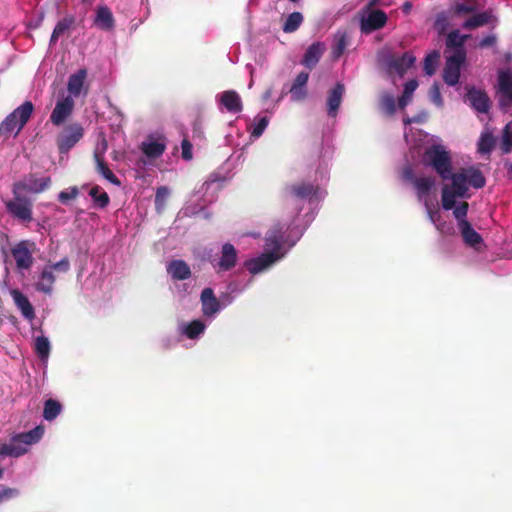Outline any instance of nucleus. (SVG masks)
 Listing matches in <instances>:
<instances>
[{
  "label": "nucleus",
  "mask_w": 512,
  "mask_h": 512,
  "mask_svg": "<svg viewBox=\"0 0 512 512\" xmlns=\"http://www.w3.org/2000/svg\"><path fill=\"white\" fill-rule=\"evenodd\" d=\"M325 195L326 191L319 184L304 181L286 188V207L292 214L291 219L269 229L263 252L244 262L249 274L254 276L265 273L286 257L314 220L319 203Z\"/></svg>",
  "instance_id": "f257e3e1"
},
{
  "label": "nucleus",
  "mask_w": 512,
  "mask_h": 512,
  "mask_svg": "<svg viewBox=\"0 0 512 512\" xmlns=\"http://www.w3.org/2000/svg\"><path fill=\"white\" fill-rule=\"evenodd\" d=\"M434 143L423 154L426 166L431 167L442 180H450L451 184H445L442 188V207L451 210L457 199H469V187L480 189L485 186L486 179L483 173L475 167L461 168L453 173L452 159L449 151L440 142L438 137H433Z\"/></svg>",
  "instance_id": "f03ea898"
},
{
  "label": "nucleus",
  "mask_w": 512,
  "mask_h": 512,
  "mask_svg": "<svg viewBox=\"0 0 512 512\" xmlns=\"http://www.w3.org/2000/svg\"><path fill=\"white\" fill-rule=\"evenodd\" d=\"M402 179L413 185L418 200L424 204L428 218L436 229L443 234H449L452 230V226L450 223L442 221L437 206V198L435 195L436 179L432 176H415L413 168L410 165L403 168Z\"/></svg>",
  "instance_id": "7ed1b4c3"
},
{
  "label": "nucleus",
  "mask_w": 512,
  "mask_h": 512,
  "mask_svg": "<svg viewBox=\"0 0 512 512\" xmlns=\"http://www.w3.org/2000/svg\"><path fill=\"white\" fill-rule=\"evenodd\" d=\"M34 111L31 101H25L19 107L8 114L0 123V138L7 139L12 133L17 135L27 124Z\"/></svg>",
  "instance_id": "20e7f679"
},
{
  "label": "nucleus",
  "mask_w": 512,
  "mask_h": 512,
  "mask_svg": "<svg viewBox=\"0 0 512 512\" xmlns=\"http://www.w3.org/2000/svg\"><path fill=\"white\" fill-rule=\"evenodd\" d=\"M34 111L31 101H25L19 107L8 114L0 123V138L7 139L12 133L17 135L27 124Z\"/></svg>",
  "instance_id": "39448f33"
},
{
  "label": "nucleus",
  "mask_w": 512,
  "mask_h": 512,
  "mask_svg": "<svg viewBox=\"0 0 512 512\" xmlns=\"http://www.w3.org/2000/svg\"><path fill=\"white\" fill-rule=\"evenodd\" d=\"M452 209L453 215L457 220V226L464 243L470 246L471 248L479 251L483 244V238L466 219L468 212V203L465 201H461L458 204L455 203Z\"/></svg>",
  "instance_id": "423d86ee"
},
{
  "label": "nucleus",
  "mask_w": 512,
  "mask_h": 512,
  "mask_svg": "<svg viewBox=\"0 0 512 512\" xmlns=\"http://www.w3.org/2000/svg\"><path fill=\"white\" fill-rule=\"evenodd\" d=\"M11 199L4 201L6 211L16 220L22 223H30L33 220V200L26 194L12 188Z\"/></svg>",
  "instance_id": "0eeeda50"
},
{
  "label": "nucleus",
  "mask_w": 512,
  "mask_h": 512,
  "mask_svg": "<svg viewBox=\"0 0 512 512\" xmlns=\"http://www.w3.org/2000/svg\"><path fill=\"white\" fill-rule=\"evenodd\" d=\"M52 179L50 176L39 178L37 174L29 173L19 181L12 184V188L23 194H40L51 187Z\"/></svg>",
  "instance_id": "6e6552de"
},
{
  "label": "nucleus",
  "mask_w": 512,
  "mask_h": 512,
  "mask_svg": "<svg viewBox=\"0 0 512 512\" xmlns=\"http://www.w3.org/2000/svg\"><path fill=\"white\" fill-rule=\"evenodd\" d=\"M84 136V128L80 123H71L62 129L56 138L60 154L68 153Z\"/></svg>",
  "instance_id": "1a4fd4ad"
},
{
  "label": "nucleus",
  "mask_w": 512,
  "mask_h": 512,
  "mask_svg": "<svg viewBox=\"0 0 512 512\" xmlns=\"http://www.w3.org/2000/svg\"><path fill=\"white\" fill-rule=\"evenodd\" d=\"M387 20V15L382 10L366 7L359 13L360 30L364 34L381 29L385 26Z\"/></svg>",
  "instance_id": "9d476101"
},
{
  "label": "nucleus",
  "mask_w": 512,
  "mask_h": 512,
  "mask_svg": "<svg viewBox=\"0 0 512 512\" xmlns=\"http://www.w3.org/2000/svg\"><path fill=\"white\" fill-rule=\"evenodd\" d=\"M35 249L36 244L30 240H22L11 249V255L18 270H29L32 267Z\"/></svg>",
  "instance_id": "9b49d317"
},
{
  "label": "nucleus",
  "mask_w": 512,
  "mask_h": 512,
  "mask_svg": "<svg viewBox=\"0 0 512 512\" xmlns=\"http://www.w3.org/2000/svg\"><path fill=\"white\" fill-rule=\"evenodd\" d=\"M415 61V56L410 52H406L402 56H386L383 59V64L389 75L396 74L399 77H403L407 70L414 65Z\"/></svg>",
  "instance_id": "f8f14e48"
},
{
  "label": "nucleus",
  "mask_w": 512,
  "mask_h": 512,
  "mask_svg": "<svg viewBox=\"0 0 512 512\" xmlns=\"http://www.w3.org/2000/svg\"><path fill=\"white\" fill-rule=\"evenodd\" d=\"M465 58V52L461 50H457L453 55L447 57L443 70V79L447 85L455 86L459 82L461 66Z\"/></svg>",
  "instance_id": "ddd939ff"
},
{
  "label": "nucleus",
  "mask_w": 512,
  "mask_h": 512,
  "mask_svg": "<svg viewBox=\"0 0 512 512\" xmlns=\"http://www.w3.org/2000/svg\"><path fill=\"white\" fill-rule=\"evenodd\" d=\"M499 103L502 107L512 103V71L502 69L498 73Z\"/></svg>",
  "instance_id": "4468645a"
},
{
  "label": "nucleus",
  "mask_w": 512,
  "mask_h": 512,
  "mask_svg": "<svg viewBox=\"0 0 512 512\" xmlns=\"http://www.w3.org/2000/svg\"><path fill=\"white\" fill-rule=\"evenodd\" d=\"M74 109V100L67 96L57 101L51 115L50 121L55 126H60L72 114Z\"/></svg>",
  "instance_id": "2eb2a0df"
},
{
  "label": "nucleus",
  "mask_w": 512,
  "mask_h": 512,
  "mask_svg": "<svg viewBox=\"0 0 512 512\" xmlns=\"http://www.w3.org/2000/svg\"><path fill=\"white\" fill-rule=\"evenodd\" d=\"M309 80V73L302 71L293 80L289 93L290 99L293 102H301L306 99L308 95L307 84Z\"/></svg>",
  "instance_id": "dca6fc26"
},
{
  "label": "nucleus",
  "mask_w": 512,
  "mask_h": 512,
  "mask_svg": "<svg viewBox=\"0 0 512 512\" xmlns=\"http://www.w3.org/2000/svg\"><path fill=\"white\" fill-rule=\"evenodd\" d=\"M345 93V86L342 83H337L327 95L326 105L327 114L329 117L335 118L338 114L342 99Z\"/></svg>",
  "instance_id": "f3484780"
},
{
  "label": "nucleus",
  "mask_w": 512,
  "mask_h": 512,
  "mask_svg": "<svg viewBox=\"0 0 512 512\" xmlns=\"http://www.w3.org/2000/svg\"><path fill=\"white\" fill-rule=\"evenodd\" d=\"M10 295L22 316L27 320H33L35 318V310L28 297L18 289H12Z\"/></svg>",
  "instance_id": "a211bd4d"
},
{
  "label": "nucleus",
  "mask_w": 512,
  "mask_h": 512,
  "mask_svg": "<svg viewBox=\"0 0 512 512\" xmlns=\"http://www.w3.org/2000/svg\"><path fill=\"white\" fill-rule=\"evenodd\" d=\"M466 100L478 113H487L489 110V98L480 90L470 89L466 95Z\"/></svg>",
  "instance_id": "6ab92c4d"
},
{
  "label": "nucleus",
  "mask_w": 512,
  "mask_h": 512,
  "mask_svg": "<svg viewBox=\"0 0 512 512\" xmlns=\"http://www.w3.org/2000/svg\"><path fill=\"white\" fill-rule=\"evenodd\" d=\"M324 51H325L324 43H322V42H315V43L311 44L307 48V50H306V52H305V54H304V56H303V58L301 60V63L305 67H307L309 69H312L319 62V60H320L321 56L323 55Z\"/></svg>",
  "instance_id": "aec40b11"
},
{
  "label": "nucleus",
  "mask_w": 512,
  "mask_h": 512,
  "mask_svg": "<svg viewBox=\"0 0 512 512\" xmlns=\"http://www.w3.org/2000/svg\"><path fill=\"white\" fill-rule=\"evenodd\" d=\"M497 22V19L491 10H487L478 14L473 15L464 23L462 27L464 29H474L477 27H481L484 25L492 24L494 25Z\"/></svg>",
  "instance_id": "412c9836"
},
{
  "label": "nucleus",
  "mask_w": 512,
  "mask_h": 512,
  "mask_svg": "<svg viewBox=\"0 0 512 512\" xmlns=\"http://www.w3.org/2000/svg\"><path fill=\"white\" fill-rule=\"evenodd\" d=\"M250 280L247 279L245 274L238 275L237 277L230 279L226 286V305L249 285Z\"/></svg>",
  "instance_id": "4be33fe9"
},
{
  "label": "nucleus",
  "mask_w": 512,
  "mask_h": 512,
  "mask_svg": "<svg viewBox=\"0 0 512 512\" xmlns=\"http://www.w3.org/2000/svg\"><path fill=\"white\" fill-rule=\"evenodd\" d=\"M44 434V428L42 426H37L34 429L22 432L14 435L12 437V445L17 444H25V445H33L37 443Z\"/></svg>",
  "instance_id": "5701e85b"
},
{
  "label": "nucleus",
  "mask_w": 512,
  "mask_h": 512,
  "mask_svg": "<svg viewBox=\"0 0 512 512\" xmlns=\"http://www.w3.org/2000/svg\"><path fill=\"white\" fill-rule=\"evenodd\" d=\"M94 24L104 31L114 29L115 20L111 10L107 6H100L97 8Z\"/></svg>",
  "instance_id": "b1692460"
},
{
  "label": "nucleus",
  "mask_w": 512,
  "mask_h": 512,
  "mask_svg": "<svg viewBox=\"0 0 512 512\" xmlns=\"http://www.w3.org/2000/svg\"><path fill=\"white\" fill-rule=\"evenodd\" d=\"M202 312L205 316H211L219 311V301L211 288L203 289L201 293Z\"/></svg>",
  "instance_id": "393cba45"
},
{
  "label": "nucleus",
  "mask_w": 512,
  "mask_h": 512,
  "mask_svg": "<svg viewBox=\"0 0 512 512\" xmlns=\"http://www.w3.org/2000/svg\"><path fill=\"white\" fill-rule=\"evenodd\" d=\"M87 78V70L79 69L76 73L71 74L68 78L67 90L70 95L78 97L81 94V90L84 86V82Z\"/></svg>",
  "instance_id": "a878e982"
},
{
  "label": "nucleus",
  "mask_w": 512,
  "mask_h": 512,
  "mask_svg": "<svg viewBox=\"0 0 512 512\" xmlns=\"http://www.w3.org/2000/svg\"><path fill=\"white\" fill-rule=\"evenodd\" d=\"M55 275L51 268L47 266L42 270L38 281L35 283V289L45 294H51L55 283Z\"/></svg>",
  "instance_id": "bb28decb"
},
{
  "label": "nucleus",
  "mask_w": 512,
  "mask_h": 512,
  "mask_svg": "<svg viewBox=\"0 0 512 512\" xmlns=\"http://www.w3.org/2000/svg\"><path fill=\"white\" fill-rule=\"evenodd\" d=\"M94 160L96 162V171L99 173L103 178L108 180L110 183L120 186L121 181L119 178L111 171V169L108 167L107 163L105 162V159L103 155H101L98 152L94 153Z\"/></svg>",
  "instance_id": "cd10ccee"
},
{
  "label": "nucleus",
  "mask_w": 512,
  "mask_h": 512,
  "mask_svg": "<svg viewBox=\"0 0 512 512\" xmlns=\"http://www.w3.org/2000/svg\"><path fill=\"white\" fill-rule=\"evenodd\" d=\"M168 273L176 280H186L191 276L188 264L183 260H173L167 267Z\"/></svg>",
  "instance_id": "c85d7f7f"
},
{
  "label": "nucleus",
  "mask_w": 512,
  "mask_h": 512,
  "mask_svg": "<svg viewBox=\"0 0 512 512\" xmlns=\"http://www.w3.org/2000/svg\"><path fill=\"white\" fill-rule=\"evenodd\" d=\"M166 149V145L163 141L155 140V141H147L142 142L141 150L142 152L151 159L159 158Z\"/></svg>",
  "instance_id": "c756f323"
},
{
  "label": "nucleus",
  "mask_w": 512,
  "mask_h": 512,
  "mask_svg": "<svg viewBox=\"0 0 512 512\" xmlns=\"http://www.w3.org/2000/svg\"><path fill=\"white\" fill-rule=\"evenodd\" d=\"M480 4L476 0H465L463 2L455 3L450 12L456 16L467 15L470 13H474L480 8Z\"/></svg>",
  "instance_id": "7c9ffc66"
},
{
  "label": "nucleus",
  "mask_w": 512,
  "mask_h": 512,
  "mask_svg": "<svg viewBox=\"0 0 512 512\" xmlns=\"http://www.w3.org/2000/svg\"><path fill=\"white\" fill-rule=\"evenodd\" d=\"M348 34L346 31L339 30L334 35L333 45H332V55L334 58H339L345 51L348 45Z\"/></svg>",
  "instance_id": "2f4dec72"
},
{
  "label": "nucleus",
  "mask_w": 512,
  "mask_h": 512,
  "mask_svg": "<svg viewBox=\"0 0 512 512\" xmlns=\"http://www.w3.org/2000/svg\"><path fill=\"white\" fill-rule=\"evenodd\" d=\"M74 17L72 16H67V17H64L63 19H61L55 26L53 32H52V35H51V38H50V43L51 44H56V42L58 41V39L64 35V33L66 31H68L70 29V27L74 24Z\"/></svg>",
  "instance_id": "473e14b6"
},
{
  "label": "nucleus",
  "mask_w": 512,
  "mask_h": 512,
  "mask_svg": "<svg viewBox=\"0 0 512 512\" xmlns=\"http://www.w3.org/2000/svg\"><path fill=\"white\" fill-rule=\"evenodd\" d=\"M62 411V404L52 398L44 402L43 418L47 421H53Z\"/></svg>",
  "instance_id": "72a5a7b5"
},
{
  "label": "nucleus",
  "mask_w": 512,
  "mask_h": 512,
  "mask_svg": "<svg viewBox=\"0 0 512 512\" xmlns=\"http://www.w3.org/2000/svg\"><path fill=\"white\" fill-rule=\"evenodd\" d=\"M269 117L258 115L254 118L253 123L249 126L250 138H259L269 124Z\"/></svg>",
  "instance_id": "f704fd0d"
},
{
  "label": "nucleus",
  "mask_w": 512,
  "mask_h": 512,
  "mask_svg": "<svg viewBox=\"0 0 512 512\" xmlns=\"http://www.w3.org/2000/svg\"><path fill=\"white\" fill-rule=\"evenodd\" d=\"M205 330V324L200 320H193L182 326V333L189 339H196Z\"/></svg>",
  "instance_id": "c9c22d12"
},
{
  "label": "nucleus",
  "mask_w": 512,
  "mask_h": 512,
  "mask_svg": "<svg viewBox=\"0 0 512 512\" xmlns=\"http://www.w3.org/2000/svg\"><path fill=\"white\" fill-rule=\"evenodd\" d=\"M418 87V82L415 79H412L405 83L404 91L402 96L398 100V105L401 109H404L412 100L413 93Z\"/></svg>",
  "instance_id": "e433bc0d"
},
{
  "label": "nucleus",
  "mask_w": 512,
  "mask_h": 512,
  "mask_svg": "<svg viewBox=\"0 0 512 512\" xmlns=\"http://www.w3.org/2000/svg\"><path fill=\"white\" fill-rule=\"evenodd\" d=\"M89 195L93 199L94 203L99 208H106L110 203V198L105 191H101L99 186H94L89 191Z\"/></svg>",
  "instance_id": "4c0bfd02"
},
{
  "label": "nucleus",
  "mask_w": 512,
  "mask_h": 512,
  "mask_svg": "<svg viewBox=\"0 0 512 512\" xmlns=\"http://www.w3.org/2000/svg\"><path fill=\"white\" fill-rule=\"evenodd\" d=\"M303 22V15L300 12L291 13L283 24V31L286 33L295 32Z\"/></svg>",
  "instance_id": "58836bf2"
},
{
  "label": "nucleus",
  "mask_w": 512,
  "mask_h": 512,
  "mask_svg": "<svg viewBox=\"0 0 512 512\" xmlns=\"http://www.w3.org/2000/svg\"><path fill=\"white\" fill-rule=\"evenodd\" d=\"M226 111L239 113L242 111V101L235 91H226Z\"/></svg>",
  "instance_id": "ea45409f"
},
{
  "label": "nucleus",
  "mask_w": 512,
  "mask_h": 512,
  "mask_svg": "<svg viewBox=\"0 0 512 512\" xmlns=\"http://www.w3.org/2000/svg\"><path fill=\"white\" fill-rule=\"evenodd\" d=\"M35 352L41 360H46L50 354V342L45 336H38L35 339Z\"/></svg>",
  "instance_id": "a19ab883"
},
{
  "label": "nucleus",
  "mask_w": 512,
  "mask_h": 512,
  "mask_svg": "<svg viewBox=\"0 0 512 512\" xmlns=\"http://www.w3.org/2000/svg\"><path fill=\"white\" fill-rule=\"evenodd\" d=\"M494 143L493 135L488 131L483 132L478 142L479 153L489 154L494 147Z\"/></svg>",
  "instance_id": "79ce46f5"
},
{
  "label": "nucleus",
  "mask_w": 512,
  "mask_h": 512,
  "mask_svg": "<svg viewBox=\"0 0 512 512\" xmlns=\"http://www.w3.org/2000/svg\"><path fill=\"white\" fill-rule=\"evenodd\" d=\"M439 59L440 53L438 51H432L425 57L424 71L428 76H432L435 73Z\"/></svg>",
  "instance_id": "37998d69"
},
{
  "label": "nucleus",
  "mask_w": 512,
  "mask_h": 512,
  "mask_svg": "<svg viewBox=\"0 0 512 512\" xmlns=\"http://www.w3.org/2000/svg\"><path fill=\"white\" fill-rule=\"evenodd\" d=\"M468 36L462 35L458 30L451 31L447 36V46L456 48L457 50H463V45Z\"/></svg>",
  "instance_id": "c03bdc74"
},
{
  "label": "nucleus",
  "mask_w": 512,
  "mask_h": 512,
  "mask_svg": "<svg viewBox=\"0 0 512 512\" xmlns=\"http://www.w3.org/2000/svg\"><path fill=\"white\" fill-rule=\"evenodd\" d=\"M381 109L387 115H393L396 111V101L392 94L384 93L380 99Z\"/></svg>",
  "instance_id": "a18cd8bd"
},
{
  "label": "nucleus",
  "mask_w": 512,
  "mask_h": 512,
  "mask_svg": "<svg viewBox=\"0 0 512 512\" xmlns=\"http://www.w3.org/2000/svg\"><path fill=\"white\" fill-rule=\"evenodd\" d=\"M512 149V123L505 126L502 135V151L509 153Z\"/></svg>",
  "instance_id": "49530a36"
},
{
  "label": "nucleus",
  "mask_w": 512,
  "mask_h": 512,
  "mask_svg": "<svg viewBox=\"0 0 512 512\" xmlns=\"http://www.w3.org/2000/svg\"><path fill=\"white\" fill-rule=\"evenodd\" d=\"M169 196V189L166 186H160L156 190L155 205L157 209L164 207L166 200Z\"/></svg>",
  "instance_id": "de8ad7c7"
},
{
  "label": "nucleus",
  "mask_w": 512,
  "mask_h": 512,
  "mask_svg": "<svg viewBox=\"0 0 512 512\" xmlns=\"http://www.w3.org/2000/svg\"><path fill=\"white\" fill-rule=\"evenodd\" d=\"M79 195V190L76 186L71 187L68 191H61L58 194V200L66 204L69 200L76 199Z\"/></svg>",
  "instance_id": "09e8293b"
},
{
  "label": "nucleus",
  "mask_w": 512,
  "mask_h": 512,
  "mask_svg": "<svg viewBox=\"0 0 512 512\" xmlns=\"http://www.w3.org/2000/svg\"><path fill=\"white\" fill-rule=\"evenodd\" d=\"M19 495V490L16 488H10L4 485H0V502H4L15 498Z\"/></svg>",
  "instance_id": "8fccbe9b"
},
{
  "label": "nucleus",
  "mask_w": 512,
  "mask_h": 512,
  "mask_svg": "<svg viewBox=\"0 0 512 512\" xmlns=\"http://www.w3.org/2000/svg\"><path fill=\"white\" fill-rule=\"evenodd\" d=\"M237 260V253L233 245L226 243V271L233 267Z\"/></svg>",
  "instance_id": "3c124183"
},
{
  "label": "nucleus",
  "mask_w": 512,
  "mask_h": 512,
  "mask_svg": "<svg viewBox=\"0 0 512 512\" xmlns=\"http://www.w3.org/2000/svg\"><path fill=\"white\" fill-rule=\"evenodd\" d=\"M430 100L438 107L443 106V99L438 84H433L429 91Z\"/></svg>",
  "instance_id": "603ef678"
},
{
  "label": "nucleus",
  "mask_w": 512,
  "mask_h": 512,
  "mask_svg": "<svg viewBox=\"0 0 512 512\" xmlns=\"http://www.w3.org/2000/svg\"><path fill=\"white\" fill-rule=\"evenodd\" d=\"M427 117H428L427 113L423 111L413 118H408V117L404 118L403 122H404L405 128L407 127V125L414 123V122H418V123L425 122ZM404 136H405L406 140L408 141V135H407L406 131L404 132Z\"/></svg>",
  "instance_id": "864d4df0"
},
{
  "label": "nucleus",
  "mask_w": 512,
  "mask_h": 512,
  "mask_svg": "<svg viewBox=\"0 0 512 512\" xmlns=\"http://www.w3.org/2000/svg\"><path fill=\"white\" fill-rule=\"evenodd\" d=\"M181 149H182V158L184 160H191L193 157L192 154V144L188 139H183L181 143Z\"/></svg>",
  "instance_id": "5fc2aeb1"
},
{
  "label": "nucleus",
  "mask_w": 512,
  "mask_h": 512,
  "mask_svg": "<svg viewBox=\"0 0 512 512\" xmlns=\"http://www.w3.org/2000/svg\"><path fill=\"white\" fill-rule=\"evenodd\" d=\"M48 268L52 269V272L54 270L61 271V272H67L70 269V262L68 258H63L62 260L54 263L53 265L47 266Z\"/></svg>",
  "instance_id": "6e6d98bb"
},
{
  "label": "nucleus",
  "mask_w": 512,
  "mask_h": 512,
  "mask_svg": "<svg viewBox=\"0 0 512 512\" xmlns=\"http://www.w3.org/2000/svg\"><path fill=\"white\" fill-rule=\"evenodd\" d=\"M28 450H0V458L5 456H10L14 458H18L24 455Z\"/></svg>",
  "instance_id": "4d7b16f0"
},
{
  "label": "nucleus",
  "mask_w": 512,
  "mask_h": 512,
  "mask_svg": "<svg viewBox=\"0 0 512 512\" xmlns=\"http://www.w3.org/2000/svg\"><path fill=\"white\" fill-rule=\"evenodd\" d=\"M496 42V37L494 35H488L486 37H484L480 42H479V46L481 48H484V47H489V46H492L494 45Z\"/></svg>",
  "instance_id": "13d9d810"
},
{
  "label": "nucleus",
  "mask_w": 512,
  "mask_h": 512,
  "mask_svg": "<svg viewBox=\"0 0 512 512\" xmlns=\"http://www.w3.org/2000/svg\"><path fill=\"white\" fill-rule=\"evenodd\" d=\"M205 185L207 186V190L213 187H215V189H220L221 181L216 178H210L208 181L205 182Z\"/></svg>",
  "instance_id": "bf43d9fd"
},
{
  "label": "nucleus",
  "mask_w": 512,
  "mask_h": 512,
  "mask_svg": "<svg viewBox=\"0 0 512 512\" xmlns=\"http://www.w3.org/2000/svg\"><path fill=\"white\" fill-rule=\"evenodd\" d=\"M318 174H319V178H320L321 182H326L328 180L329 173H328V169L326 167L321 168L318 171Z\"/></svg>",
  "instance_id": "052dcab7"
},
{
  "label": "nucleus",
  "mask_w": 512,
  "mask_h": 512,
  "mask_svg": "<svg viewBox=\"0 0 512 512\" xmlns=\"http://www.w3.org/2000/svg\"><path fill=\"white\" fill-rule=\"evenodd\" d=\"M242 143L240 141H237V142H234L232 140V135L231 133H229L228 135H226V145H236V146H240Z\"/></svg>",
  "instance_id": "680f3d73"
},
{
  "label": "nucleus",
  "mask_w": 512,
  "mask_h": 512,
  "mask_svg": "<svg viewBox=\"0 0 512 512\" xmlns=\"http://www.w3.org/2000/svg\"><path fill=\"white\" fill-rule=\"evenodd\" d=\"M221 253H222V256L218 260V266L220 268H224V246L222 247Z\"/></svg>",
  "instance_id": "e2e57ef3"
},
{
  "label": "nucleus",
  "mask_w": 512,
  "mask_h": 512,
  "mask_svg": "<svg viewBox=\"0 0 512 512\" xmlns=\"http://www.w3.org/2000/svg\"><path fill=\"white\" fill-rule=\"evenodd\" d=\"M217 99L220 105H224V92L217 95Z\"/></svg>",
  "instance_id": "0e129e2a"
},
{
  "label": "nucleus",
  "mask_w": 512,
  "mask_h": 512,
  "mask_svg": "<svg viewBox=\"0 0 512 512\" xmlns=\"http://www.w3.org/2000/svg\"><path fill=\"white\" fill-rule=\"evenodd\" d=\"M271 93H272V90H271V89H268V90L264 93L263 98H264L265 100H267V99L271 96Z\"/></svg>",
  "instance_id": "69168bd1"
},
{
  "label": "nucleus",
  "mask_w": 512,
  "mask_h": 512,
  "mask_svg": "<svg viewBox=\"0 0 512 512\" xmlns=\"http://www.w3.org/2000/svg\"><path fill=\"white\" fill-rule=\"evenodd\" d=\"M410 9H411V4H410V3H406V4L404 5V10H405V11H408V10H410Z\"/></svg>",
  "instance_id": "338daca9"
},
{
  "label": "nucleus",
  "mask_w": 512,
  "mask_h": 512,
  "mask_svg": "<svg viewBox=\"0 0 512 512\" xmlns=\"http://www.w3.org/2000/svg\"><path fill=\"white\" fill-rule=\"evenodd\" d=\"M94 0H82V3L83 4H88V5H91L93 3Z\"/></svg>",
  "instance_id": "774afa93"
}]
</instances>
